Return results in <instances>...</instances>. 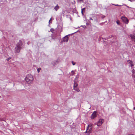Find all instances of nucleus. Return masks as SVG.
<instances>
[{"label":"nucleus","mask_w":135,"mask_h":135,"mask_svg":"<svg viewBox=\"0 0 135 135\" xmlns=\"http://www.w3.org/2000/svg\"><path fill=\"white\" fill-rule=\"evenodd\" d=\"M72 63L73 65H74L75 64V63H76L75 62H74L73 61H72Z\"/></svg>","instance_id":"6ab92c4d"},{"label":"nucleus","mask_w":135,"mask_h":135,"mask_svg":"<svg viewBox=\"0 0 135 135\" xmlns=\"http://www.w3.org/2000/svg\"><path fill=\"white\" fill-rule=\"evenodd\" d=\"M59 8V6L58 5H57L55 7L54 9L57 11L58 9Z\"/></svg>","instance_id":"ddd939ff"},{"label":"nucleus","mask_w":135,"mask_h":135,"mask_svg":"<svg viewBox=\"0 0 135 135\" xmlns=\"http://www.w3.org/2000/svg\"><path fill=\"white\" fill-rule=\"evenodd\" d=\"M51 19L49 20V22H50V20H51Z\"/></svg>","instance_id":"393cba45"},{"label":"nucleus","mask_w":135,"mask_h":135,"mask_svg":"<svg viewBox=\"0 0 135 135\" xmlns=\"http://www.w3.org/2000/svg\"><path fill=\"white\" fill-rule=\"evenodd\" d=\"M121 19L125 23L127 24L129 22L128 19L125 17H122Z\"/></svg>","instance_id":"20e7f679"},{"label":"nucleus","mask_w":135,"mask_h":135,"mask_svg":"<svg viewBox=\"0 0 135 135\" xmlns=\"http://www.w3.org/2000/svg\"><path fill=\"white\" fill-rule=\"evenodd\" d=\"M50 31L52 32H53V31H54V30L53 28H51L50 30Z\"/></svg>","instance_id":"f3484780"},{"label":"nucleus","mask_w":135,"mask_h":135,"mask_svg":"<svg viewBox=\"0 0 135 135\" xmlns=\"http://www.w3.org/2000/svg\"><path fill=\"white\" fill-rule=\"evenodd\" d=\"M132 72L133 74L132 75V76L135 78V70L134 69H133L132 70Z\"/></svg>","instance_id":"f8f14e48"},{"label":"nucleus","mask_w":135,"mask_h":135,"mask_svg":"<svg viewBox=\"0 0 135 135\" xmlns=\"http://www.w3.org/2000/svg\"><path fill=\"white\" fill-rule=\"evenodd\" d=\"M41 69L40 68H39L37 69V71L38 73H39L40 71L41 70Z\"/></svg>","instance_id":"4468645a"},{"label":"nucleus","mask_w":135,"mask_h":135,"mask_svg":"<svg viewBox=\"0 0 135 135\" xmlns=\"http://www.w3.org/2000/svg\"><path fill=\"white\" fill-rule=\"evenodd\" d=\"M104 122V120L103 119H100L99 120V121L97 123V125L98 126H100Z\"/></svg>","instance_id":"39448f33"},{"label":"nucleus","mask_w":135,"mask_h":135,"mask_svg":"<svg viewBox=\"0 0 135 135\" xmlns=\"http://www.w3.org/2000/svg\"><path fill=\"white\" fill-rule=\"evenodd\" d=\"M68 38L67 36L63 38V41L64 42H67L68 41Z\"/></svg>","instance_id":"6e6552de"},{"label":"nucleus","mask_w":135,"mask_h":135,"mask_svg":"<svg viewBox=\"0 0 135 135\" xmlns=\"http://www.w3.org/2000/svg\"><path fill=\"white\" fill-rule=\"evenodd\" d=\"M127 62L130 64V65L131 67H132L133 66V63L132 61L130 60H128Z\"/></svg>","instance_id":"1a4fd4ad"},{"label":"nucleus","mask_w":135,"mask_h":135,"mask_svg":"<svg viewBox=\"0 0 135 135\" xmlns=\"http://www.w3.org/2000/svg\"><path fill=\"white\" fill-rule=\"evenodd\" d=\"M85 9V8H83L81 9V11L83 10V11Z\"/></svg>","instance_id":"aec40b11"},{"label":"nucleus","mask_w":135,"mask_h":135,"mask_svg":"<svg viewBox=\"0 0 135 135\" xmlns=\"http://www.w3.org/2000/svg\"><path fill=\"white\" fill-rule=\"evenodd\" d=\"M74 89L77 91V92H79L80 91V90L79 89L78 86V87H73Z\"/></svg>","instance_id":"9b49d317"},{"label":"nucleus","mask_w":135,"mask_h":135,"mask_svg":"<svg viewBox=\"0 0 135 135\" xmlns=\"http://www.w3.org/2000/svg\"><path fill=\"white\" fill-rule=\"evenodd\" d=\"M96 113L97 112L95 111H94L93 112L91 116V119H94L97 116V114H96Z\"/></svg>","instance_id":"423d86ee"},{"label":"nucleus","mask_w":135,"mask_h":135,"mask_svg":"<svg viewBox=\"0 0 135 135\" xmlns=\"http://www.w3.org/2000/svg\"><path fill=\"white\" fill-rule=\"evenodd\" d=\"M22 44V42L21 40H20L19 41V43H18L15 47V51L16 52H19L20 51V50L21 47V46Z\"/></svg>","instance_id":"f257e3e1"},{"label":"nucleus","mask_w":135,"mask_h":135,"mask_svg":"<svg viewBox=\"0 0 135 135\" xmlns=\"http://www.w3.org/2000/svg\"><path fill=\"white\" fill-rule=\"evenodd\" d=\"M133 34L134 35H131L130 36L131 38L133 39V41L135 42V31H134Z\"/></svg>","instance_id":"0eeeda50"},{"label":"nucleus","mask_w":135,"mask_h":135,"mask_svg":"<svg viewBox=\"0 0 135 135\" xmlns=\"http://www.w3.org/2000/svg\"><path fill=\"white\" fill-rule=\"evenodd\" d=\"M11 58V57H9L7 59V61H8Z\"/></svg>","instance_id":"a211bd4d"},{"label":"nucleus","mask_w":135,"mask_h":135,"mask_svg":"<svg viewBox=\"0 0 135 135\" xmlns=\"http://www.w3.org/2000/svg\"><path fill=\"white\" fill-rule=\"evenodd\" d=\"M25 80L26 81L28 84L32 82L33 80V76L31 74H28L26 77Z\"/></svg>","instance_id":"f03ea898"},{"label":"nucleus","mask_w":135,"mask_h":135,"mask_svg":"<svg viewBox=\"0 0 135 135\" xmlns=\"http://www.w3.org/2000/svg\"><path fill=\"white\" fill-rule=\"evenodd\" d=\"M81 13H82V14H83V10H82L81 11Z\"/></svg>","instance_id":"4be33fe9"},{"label":"nucleus","mask_w":135,"mask_h":135,"mask_svg":"<svg viewBox=\"0 0 135 135\" xmlns=\"http://www.w3.org/2000/svg\"><path fill=\"white\" fill-rule=\"evenodd\" d=\"M74 84L73 87H76L78 86V84L77 82L75 81V80L74 81Z\"/></svg>","instance_id":"9d476101"},{"label":"nucleus","mask_w":135,"mask_h":135,"mask_svg":"<svg viewBox=\"0 0 135 135\" xmlns=\"http://www.w3.org/2000/svg\"><path fill=\"white\" fill-rule=\"evenodd\" d=\"M92 128V125L91 124H89L88 125L86 131L85 132L86 133H88V134L91 132L90 131L91 130Z\"/></svg>","instance_id":"7ed1b4c3"},{"label":"nucleus","mask_w":135,"mask_h":135,"mask_svg":"<svg viewBox=\"0 0 135 135\" xmlns=\"http://www.w3.org/2000/svg\"><path fill=\"white\" fill-rule=\"evenodd\" d=\"M119 21L118 20L116 21V23L118 25H119Z\"/></svg>","instance_id":"2eb2a0df"},{"label":"nucleus","mask_w":135,"mask_h":135,"mask_svg":"<svg viewBox=\"0 0 135 135\" xmlns=\"http://www.w3.org/2000/svg\"><path fill=\"white\" fill-rule=\"evenodd\" d=\"M90 20H93V19H92V18H90Z\"/></svg>","instance_id":"5701e85b"},{"label":"nucleus","mask_w":135,"mask_h":135,"mask_svg":"<svg viewBox=\"0 0 135 135\" xmlns=\"http://www.w3.org/2000/svg\"><path fill=\"white\" fill-rule=\"evenodd\" d=\"M113 5H115V6H119V5L118 4L115 5V4H113Z\"/></svg>","instance_id":"412c9836"},{"label":"nucleus","mask_w":135,"mask_h":135,"mask_svg":"<svg viewBox=\"0 0 135 135\" xmlns=\"http://www.w3.org/2000/svg\"><path fill=\"white\" fill-rule=\"evenodd\" d=\"M133 109H134L135 110V107H134Z\"/></svg>","instance_id":"b1692460"},{"label":"nucleus","mask_w":135,"mask_h":135,"mask_svg":"<svg viewBox=\"0 0 135 135\" xmlns=\"http://www.w3.org/2000/svg\"><path fill=\"white\" fill-rule=\"evenodd\" d=\"M71 75H73L74 74V72H73L72 71H71Z\"/></svg>","instance_id":"dca6fc26"}]
</instances>
